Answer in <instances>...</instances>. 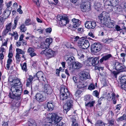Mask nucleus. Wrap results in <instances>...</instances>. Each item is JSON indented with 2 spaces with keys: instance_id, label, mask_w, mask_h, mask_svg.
Masks as SVG:
<instances>
[{
  "instance_id": "4d7b16f0",
  "label": "nucleus",
  "mask_w": 126,
  "mask_h": 126,
  "mask_svg": "<svg viewBox=\"0 0 126 126\" xmlns=\"http://www.w3.org/2000/svg\"><path fill=\"white\" fill-rule=\"evenodd\" d=\"M106 42H108V43H110L113 40V39L112 38H108L106 39Z\"/></svg>"
},
{
  "instance_id": "a18cd8bd",
  "label": "nucleus",
  "mask_w": 126,
  "mask_h": 126,
  "mask_svg": "<svg viewBox=\"0 0 126 126\" xmlns=\"http://www.w3.org/2000/svg\"><path fill=\"white\" fill-rule=\"evenodd\" d=\"M93 95L97 97H98L99 93L97 90L94 91L93 93Z\"/></svg>"
},
{
  "instance_id": "6e6d98bb",
  "label": "nucleus",
  "mask_w": 126,
  "mask_h": 126,
  "mask_svg": "<svg viewBox=\"0 0 126 126\" xmlns=\"http://www.w3.org/2000/svg\"><path fill=\"white\" fill-rule=\"evenodd\" d=\"M13 54L11 52H9L8 55V57L9 58L11 59L13 56Z\"/></svg>"
},
{
  "instance_id": "20e7f679",
  "label": "nucleus",
  "mask_w": 126,
  "mask_h": 126,
  "mask_svg": "<svg viewBox=\"0 0 126 126\" xmlns=\"http://www.w3.org/2000/svg\"><path fill=\"white\" fill-rule=\"evenodd\" d=\"M78 46L83 49H85L88 48L90 46L88 41L86 39L80 38L78 42Z\"/></svg>"
},
{
  "instance_id": "0e129e2a",
  "label": "nucleus",
  "mask_w": 126,
  "mask_h": 126,
  "mask_svg": "<svg viewBox=\"0 0 126 126\" xmlns=\"http://www.w3.org/2000/svg\"><path fill=\"white\" fill-rule=\"evenodd\" d=\"M4 55L3 53H0V60H2L4 58Z\"/></svg>"
},
{
  "instance_id": "c85d7f7f",
  "label": "nucleus",
  "mask_w": 126,
  "mask_h": 126,
  "mask_svg": "<svg viewBox=\"0 0 126 126\" xmlns=\"http://www.w3.org/2000/svg\"><path fill=\"white\" fill-rule=\"evenodd\" d=\"M120 82L122 84V86H126V76H123L121 78Z\"/></svg>"
},
{
  "instance_id": "79ce46f5",
  "label": "nucleus",
  "mask_w": 126,
  "mask_h": 126,
  "mask_svg": "<svg viewBox=\"0 0 126 126\" xmlns=\"http://www.w3.org/2000/svg\"><path fill=\"white\" fill-rule=\"evenodd\" d=\"M105 98L104 97H100L98 100V104L99 105L101 104L102 102L104 99Z\"/></svg>"
},
{
  "instance_id": "39448f33",
  "label": "nucleus",
  "mask_w": 126,
  "mask_h": 126,
  "mask_svg": "<svg viewBox=\"0 0 126 126\" xmlns=\"http://www.w3.org/2000/svg\"><path fill=\"white\" fill-rule=\"evenodd\" d=\"M59 21V25L61 26H63L68 23L69 22L68 17L66 16H60L57 17Z\"/></svg>"
},
{
  "instance_id": "9b49d317",
  "label": "nucleus",
  "mask_w": 126,
  "mask_h": 126,
  "mask_svg": "<svg viewBox=\"0 0 126 126\" xmlns=\"http://www.w3.org/2000/svg\"><path fill=\"white\" fill-rule=\"evenodd\" d=\"M43 84H44V91L47 94H50L52 92L53 90L52 87L47 82H43Z\"/></svg>"
},
{
  "instance_id": "0eeeda50",
  "label": "nucleus",
  "mask_w": 126,
  "mask_h": 126,
  "mask_svg": "<svg viewBox=\"0 0 126 126\" xmlns=\"http://www.w3.org/2000/svg\"><path fill=\"white\" fill-rule=\"evenodd\" d=\"M98 17L101 21H103L104 24L110 21V19L109 14L105 11L102 12Z\"/></svg>"
},
{
  "instance_id": "72a5a7b5",
  "label": "nucleus",
  "mask_w": 126,
  "mask_h": 126,
  "mask_svg": "<svg viewBox=\"0 0 126 126\" xmlns=\"http://www.w3.org/2000/svg\"><path fill=\"white\" fill-rule=\"evenodd\" d=\"M20 31L23 32H25L27 30V28L24 24H22L19 27Z\"/></svg>"
},
{
  "instance_id": "5701e85b",
  "label": "nucleus",
  "mask_w": 126,
  "mask_h": 126,
  "mask_svg": "<svg viewBox=\"0 0 126 126\" xmlns=\"http://www.w3.org/2000/svg\"><path fill=\"white\" fill-rule=\"evenodd\" d=\"M104 24L106 27L110 28H114L115 23L114 22H112L109 21L105 23H104Z\"/></svg>"
},
{
  "instance_id": "09e8293b",
  "label": "nucleus",
  "mask_w": 126,
  "mask_h": 126,
  "mask_svg": "<svg viewBox=\"0 0 126 126\" xmlns=\"http://www.w3.org/2000/svg\"><path fill=\"white\" fill-rule=\"evenodd\" d=\"M115 110H120L121 108V104H118L116 106Z\"/></svg>"
},
{
  "instance_id": "f704fd0d",
  "label": "nucleus",
  "mask_w": 126,
  "mask_h": 126,
  "mask_svg": "<svg viewBox=\"0 0 126 126\" xmlns=\"http://www.w3.org/2000/svg\"><path fill=\"white\" fill-rule=\"evenodd\" d=\"M4 15L6 17H8L10 14L11 11L9 10L7 8L5 10L4 12Z\"/></svg>"
},
{
  "instance_id": "8fccbe9b",
  "label": "nucleus",
  "mask_w": 126,
  "mask_h": 126,
  "mask_svg": "<svg viewBox=\"0 0 126 126\" xmlns=\"http://www.w3.org/2000/svg\"><path fill=\"white\" fill-rule=\"evenodd\" d=\"M31 21L30 19L29 18L26 19L25 22V24L26 25H29L31 24H28V23Z\"/></svg>"
},
{
  "instance_id": "f257e3e1",
  "label": "nucleus",
  "mask_w": 126,
  "mask_h": 126,
  "mask_svg": "<svg viewBox=\"0 0 126 126\" xmlns=\"http://www.w3.org/2000/svg\"><path fill=\"white\" fill-rule=\"evenodd\" d=\"M21 87L18 86H12L9 95V97L17 100H20L22 92Z\"/></svg>"
},
{
  "instance_id": "338daca9",
  "label": "nucleus",
  "mask_w": 126,
  "mask_h": 126,
  "mask_svg": "<svg viewBox=\"0 0 126 126\" xmlns=\"http://www.w3.org/2000/svg\"><path fill=\"white\" fill-rule=\"evenodd\" d=\"M114 119H112L111 120H109V124L111 125H113L114 124Z\"/></svg>"
},
{
  "instance_id": "b1692460",
  "label": "nucleus",
  "mask_w": 126,
  "mask_h": 126,
  "mask_svg": "<svg viewBox=\"0 0 126 126\" xmlns=\"http://www.w3.org/2000/svg\"><path fill=\"white\" fill-rule=\"evenodd\" d=\"M74 69H78L80 68L82 66V64L78 62H74L72 65Z\"/></svg>"
},
{
  "instance_id": "774afa93",
  "label": "nucleus",
  "mask_w": 126,
  "mask_h": 126,
  "mask_svg": "<svg viewBox=\"0 0 126 126\" xmlns=\"http://www.w3.org/2000/svg\"><path fill=\"white\" fill-rule=\"evenodd\" d=\"M83 29L82 28H78L77 30L78 32L79 33H81L83 32Z\"/></svg>"
},
{
  "instance_id": "cd10ccee",
  "label": "nucleus",
  "mask_w": 126,
  "mask_h": 126,
  "mask_svg": "<svg viewBox=\"0 0 126 126\" xmlns=\"http://www.w3.org/2000/svg\"><path fill=\"white\" fill-rule=\"evenodd\" d=\"M112 56L110 54H108L103 56L100 60V62L102 63L104 61H106L108 60Z\"/></svg>"
},
{
  "instance_id": "a211bd4d",
  "label": "nucleus",
  "mask_w": 126,
  "mask_h": 126,
  "mask_svg": "<svg viewBox=\"0 0 126 126\" xmlns=\"http://www.w3.org/2000/svg\"><path fill=\"white\" fill-rule=\"evenodd\" d=\"M53 120L51 117L47 118L43 121V125L45 126H51Z\"/></svg>"
},
{
  "instance_id": "dca6fc26",
  "label": "nucleus",
  "mask_w": 126,
  "mask_h": 126,
  "mask_svg": "<svg viewBox=\"0 0 126 126\" xmlns=\"http://www.w3.org/2000/svg\"><path fill=\"white\" fill-rule=\"evenodd\" d=\"M115 69L120 72H122L125 71V67L122 63L116 62L115 65Z\"/></svg>"
},
{
  "instance_id": "864d4df0",
  "label": "nucleus",
  "mask_w": 126,
  "mask_h": 126,
  "mask_svg": "<svg viewBox=\"0 0 126 126\" xmlns=\"http://www.w3.org/2000/svg\"><path fill=\"white\" fill-rule=\"evenodd\" d=\"M9 31H10L6 28L3 31V35H6V34Z\"/></svg>"
},
{
  "instance_id": "1a4fd4ad",
  "label": "nucleus",
  "mask_w": 126,
  "mask_h": 126,
  "mask_svg": "<svg viewBox=\"0 0 126 126\" xmlns=\"http://www.w3.org/2000/svg\"><path fill=\"white\" fill-rule=\"evenodd\" d=\"M102 47V45L100 43H95L91 45V50L92 51L96 53L100 51Z\"/></svg>"
},
{
  "instance_id": "a878e982",
  "label": "nucleus",
  "mask_w": 126,
  "mask_h": 126,
  "mask_svg": "<svg viewBox=\"0 0 126 126\" xmlns=\"http://www.w3.org/2000/svg\"><path fill=\"white\" fill-rule=\"evenodd\" d=\"M87 84L84 81H82V82L79 81L77 83V86L78 88L81 89L83 88L86 87Z\"/></svg>"
},
{
  "instance_id": "412c9836",
  "label": "nucleus",
  "mask_w": 126,
  "mask_h": 126,
  "mask_svg": "<svg viewBox=\"0 0 126 126\" xmlns=\"http://www.w3.org/2000/svg\"><path fill=\"white\" fill-rule=\"evenodd\" d=\"M107 6H105V8L109 12H111L112 11L114 12H118V9H117V11H116L114 9H115V8H116V7L113 6V5H108V7H107Z\"/></svg>"
},
{
  "instance_id": "69168bd1",
  "label": "nucleus",
  "mask_w": 126,
  "mask_h": 126,
  "mask_svg": "<svg viewBox=\"0 0 126 126\" xmlns=\"http://www.w3.org/2000/svg\"><path fill=\"white\" fill-rule=\"evenodd\" d=\"M18 16H16L15 18V20H14V24H16V25H17V23L18 22Z\"/></svg>"
},
{
  "instance_id": "de8ad7c7",
  "label": "nucleus",
  "mask_w": 126,
  "mask_h": 126,
  "mask_svg": "<svg viewBox=\"0 0 126 126\" xmlns=\"http://www.w3.org/2000/svg\"><path fill=\"white\" fill-rule=\"evenodd\" d=\"M81 91L78 90L76 92L75 95L77 97L81 93Z\"/></svg>"
},
{
  "instance_id": "603ef678",
  "label": "nucleus",
  "mask_w": 126,
  "mask_h": 126,
  "mask_svg": "<svg viewBox=\"0 0 126 126\" xmlns=\"http://www.w3.org/2000/svg\"><path fill=\"white\" fill-rule=\"evenodd\" d=\"M37 31L40 34H42L43 32V30L40 27L39 29L37 30Z\"/></svg>"
},
{
  "instance_id": "c03bdc74",
  "label": "nucleus",
  "mask_w": 126,
  "mask_h": 126,
  "mask_svg": "<svg viewBox=\"0 0 126 126\" xmlns=\"http://www.w3.org/2000/svg\"><path fill=\"white\" fill-rule=\"evenodd\" d=\"M16 58L18 62H20L21 60V58L20 55L18 53H16Z\"/></svg>"
},
{
  "instance_id": "9d476101",
  "label": "nucleus",
  "mask_w": 126,
  "mask_h": 126,
  "mask_svg": "<svg viewBox=\"0 0 126 126\" xmlns=\"http://www.w3.org/2000/svg\"><path fill=\"white\" fill-rule=\"evenodd\" d=\"M33 78L35 79H38L39 80H42L44 82H47L45 75L41 71L37 72L36 74L34 76Z\"/></svg>"
},
{
  "instance_id": "a19ab883",
  "label": "nucleus",
  "mask_w": 126,
  "mask_h": 126,
  "mask_svg": "<svg viewBox=\"0 0 126 126\" xmlns=\"http://www.w3.org/2000/svg\"><path fill=\"white\" fill-rule=\"evenodd\" d=\"M12 24L11 23H10L6 25V28L10 31H11V26Z\"/></svg>"
},
{
  "instance_id": "c756f323",
  "label": "nucleus",
  "mask_w": 126,
  "mask_h": 126,
  "mask_svg": "<svg viewBox=\"0 0 126 126\" xmlns=\"http://www.w3.org/2000/svg\"><path fill=\"white\" fill-rule=\"evenodd\" d=\"M116 95L114 93H112L111 95H110V94L109 93L107 95V99L109 101H110L112 100L113 98Z\"/></svg>"
},
{
  "instance_id": "49530a36",
  "label": "nucleus",
  "mask_w": 126,
  "mask_h": 126,
  "mask_svg": "<svg viewBox=\"0 0 126 126\" xmlns=\"http://www.w3.org/2000/svg\"><path fill=\"white\" fill-rule=\"evenodd\" d=\"M39 86L38 85H35L33 88L31 87V89L33 91H35L38 90V89Z\"/></svg>"
},
{
  "instance_id": "6ab92c4d",
  "label": "nucleus",
  "mask_w": 126,
  "mask_h": 126,
  "mask_svg": "<svg viewBox=\"0 0 126 126\" xmlns=\"http://www.w3.org/2000/svg\"><path fill=\"white\" fill-rule=\"evenodd\" d=\"M36 100L42 102L46 99V97L41 94L37 93L35 96Z\"/></svg>"
},
{
  "instance_id": "ddd939ff",
  "label": "nucleus",
  "mask_w": 126,
  "mask_h": 126,
  "mask_svg": "<svg viewBox=\"0 0 126 126\" xmlns=\"http://www.w3.org/2000/svg\"><path fill=\"white\" fill-rule=\"evenodd\" d=\"M85 27L87 29H94L96 26V22L94 21H87L84 24Z\"/></svg>"
},
{
  "instance_id": "2f4dec72",
  "label": "nucleus",
  "mask_w": 126,
  "mask_h": 126,
  "mask_svg": "<svg viewBox=\"0 0 126 126\" xmlns=\"http://www.w3.org/2000/svg\"><path fill=\"white\" fill-rule=\"evenodd\" d=\"M48 44V43H47L45 42H44L43 43H42L41 46V48L43 49H48L47 48L50 45Z\"/></svg>"
},
{
  "instance_id": "37998d69",
  "label": "nucleus",
  "mask_w": 126,
  "mask_h": 126,
  "mask_svg": "<svg viewBox=\"0 0 126 126\" xmlns=\"http://www.w3.org/2000/svg\"><path fill=\"white\" fill-rule=\"evenodd\" d=\"M115 28L117 31H120L122 30V29L118 25L115 26Z\"/></svg>"
},
{
  "instance_id": "4c0bfd02",
  "label": "nucleus",
  "mask_w": 126,
  "mask_h": 126,
  "mask_svg": "<svg viewBox=\"0 0 126 126\" xmlns=\"http://www.w3.org/2000/svg\"><path fill=\"white\" fill-rule=\"evenodd\" d=\"M95 88V86L93 83L91 84L89 86L88 89L90 90H92L94 89Z\"/></svg>"
},
{
  "instance_id": "2eb2a0df",
  "label": "nucleus",
  "mask_w": 126,
  "mask_h": 126,
  "mask_svg": "<svg viewBox=\"0 0 126 126\" xmlns=\"http://www.w3.org/2000/svg\"><path fill=\"white\" fill-rule=\"evenodd\" d=\"M87 62L89 64V65H92L94 66L98 65L99 63L98 59V58H95L93 59H88Z\"/></svg>"
},
{
  "instance_id": "052dcab7",
  "label": "nucleus",
  "mask_w": 126,
  "mask_h": 126,
  "mask_svg": "<svg viewBox=\"0 0 126 126\" xmlns=\"http://www.w3.org/2000/svg\"><path fill=\"white\" fill-rule=\"evenodd\" d=\"M22 43V41H19L18 42H16V45L17 47H19L21 46V43Z\"/></svg>"
},
{
  "instance_id": "393cba45",
  "label": "nucleus",
  "mask_w": 126,
  "mask_h": 126,
  "mask_svg": "<svg viewBox=\"0 0 126 126\" xmlns=\"http://www.w3.org/2000/svg\"><path fill=\"white\" fill-rule=\"evenodd\" d=\"M65 60L69 64H73V63L74 62V58L73 57H65Z\"/></svg>"
},
{
  "instance_id": "423d86ee",
  "label": "nucleus",
  "mask_w": 126,
  "mask_h": 126,
  "mask_svg": "<svg viewBox=\"0 0 126 126\" xmlns=\"http://www.w3.org/2000/svg\"><path fill=\"white\" fill-rule=\"evenodd\" d=\"M8 80L9 84L12 86H18V87L22 86V84L20 80L17 79L15 78L12 77H10L9 78Z\"/></svg>"
},
{
  "instance_id": "c9c22d12",
  "label": "nucleus",
  "mask_w": 126,
  "mask_h": 126,
  "mask_svg": "<svg viewBox=\"0 0 126 126\" xmlns=\"http://www.w3.org/2000/svg\"><path fill=\"white\" fill-rule=\"evenodd\" d=\"M16 51L17 52L16 53H18L19 55L20 54H24L25 53V51H24L18 48H17L16 49Z\"/></svg>"
},
{
  "instance_id": "680f3d73",
  "label": "nucleus",
  "mask_w": 126,
  "mask_h": 126,
  "mask_svg": "<svg viewBox=\"0 0 126 126\" xmlns=\"http://www.w3.org/2000/svg\"><path fill=\"white\" fill-rule=\"evenodd\" d=\"M46 30L47 32L50 33L52 31V29L50 28H49L46 29Z\"/></svg>"
},
{
  "instance_id": "aec40b11",
  "label": "nucleus",
  "mask_w": 126,
  "mask_h": 126,
  "mask_svg": "<svg viewBox=\"0 0 126 126\" xmlns=\"http://www.w3.org/2000/svg\"><path fill=\"white\" fill-rule=\"evenodd\" d=\"M81 10L83 12H86L90 10V7L89 5H86L85 3H83L81 6Z\"/></svg>"
},
{
  "instance_id": "e433bc0d",
  "label": "nucleus",
  "mask_w": 126,
  "mask_h": 126,
  "mask_svg": "<svg viewBox=\"0 0 126 126\" xmlns=\"http://www.w3.org/2000/svg\"><path fill=\"white\" fill-rule=\"evenodd\" d=\"M21 65V66L22 69L23 70V71L26 72L27 71V64L26 63H24L23 66H22L21 64H20Z\"/></svg>"
},
{
  "instance_id": "7ed1b4c3",
  "label": "nucleus",
  "mask_w": 126,
  "mask_h": 126,
  "mask_svg": "<svg viewBox=\"0 0 126 126\" xmlns=\"http://www.w3.org/2000/svg\"><path fill=\"white\" fill-rule=\"evenodd\" d=\"M50 115L51 117L54 121V126H61L64 124L61 121L62 119V118L59 117L56 113H51Z\"/></svg>"
},
{
  "instance_id": "f03ea898",
  "label": "nucleus",
  "mask_w": 126,
  "mask_h": 126,
  "mask_svg": "<svg viewBox=\"0 0 126 126\" xmlns=\"http://www.w3.org/2000/svg\"><path fill=\"white\" fill-rule=\"evenodd\" d=\"M60 100L63 101L69 98L73 99L72 94H70L69 90L64 85L60 88Z\"/></svg>"
},
{
  "instance_id": "473e14b6",
  "label": "nucleus",
  "mask_w": 126,
  "mask_h": 126,
  "mask_svg": "<svg viewBox=\"0 0 126 126\" xmlns=\"http://www.w3.org/2000/svg\"><path fill=\"white\" fill-rule=\"evenodd\" d=\"M116 120L118 122L122 121L123 120L126 121V115L124 114L122 116L117 118Z\"/></svg>"
},
{
  "instance_id": "7c9ffc66",
  "label": "nucleus",
  "mask_w": 126,
  "mask_h": 126,
  "mask_svg": "<svg viewBox=\"0 0 126 126\" xmlns=\"http://www.w3.org/2000/svg\"><path fill=\"white\" fill-rule=\"evenodd\" d=\"M95 102V101H90L87 103L85 102V105L86 107H91L94 106V104Z\"/></svg>"
},
{
  "instance_id": "bb28decb",
  "label": "nucleus",
  "mask_w": 126,
  "mask_h": 126,
  "mask_svg": "<svg viewBox=\"0 0 126 126\" xmlns=\"http://www.w3.org/2000/svg\"><path fill=\"white\" fill-rule=\"evenodd\" d=\"M34 78L32 77V76L29 75V78L27 80L26 86L27 87H29L32 84V81Z\"/></svg>"
},
{
  "instance_id": "58836bf2",
  "label": "nucleus",
  "mask_w": 126,
  "mask_h": 126,
  "mask_svg": "<svg viewBox=\"0 0 126 126\" xmlns=\"http://www.w3.org/2000/svg\"><path fill=\"white\" fill-rule=\"evenodd\" d=\"M29 126H37L36 123L34 121L28 123Z\"/></svg>"
},
{
  "instance_id": "f3484780",
  "label": "nucleus",
  "mask_w": 126,
  "mask_h": 126,
  "mask_svg": "<svg viewBox=\"0 0 126 126\" xmlns=\"http://www.w3.org/2000/svg\"><path fill=\"white\" fill-rule=\"evenodd\" d=\"M73 23V27L72 29L73 30L75 31L77 28L79 27L81 24V22L79 19L74 18L72 19Z\"/></svg>"
},
{
  "instance_id": "f8f14e48",
  "label": "nucleus",
  "mask_w": 126,
  "mask_h": 126,
  "mask_svg": "<svg viewBox=\"0 0 126 126\" xmlns=\"http://www.w3.org/2000/svg\"><path fill=\"white\" fill-rule=\"evenodd\" d=\"M79 75L80 79L82 80H86L90 78V74L86 70H84L81 72Z\"/></svg>"
},
{
  "instance_id": "bf43d9fd",
  "label": "nucleus",
  "mask_w": 126,
  "mask_h": 126,
  "mask_svg": "<svg viewBox=\"0 0 126 126\" xmlns=\"http://www.w3.org/2000/svg\"><path fill=\"white\" fill-rule=\"evenodd\" d=\"M118 0H111L110 2H111L113 5L116 4L117 3V1Z\"/></svg>"
},
{
  "instance_id": "6e6552de",
  "label": "nucleus",
  "mask_w": 126,
  "mask_h": 126,
  "mask_svg": "<svg viewBox=\"0 0 126 126\" xmlns=\"http://www.w3.org/2000/svg\"><path fill=\"white\" fill-rule=\"evenodd\" d=\"M41 53L45 54L47 58H50L54 56L55 52L51 49H46L42 51Z\"/></svg>"
},
{
  "instance_id": "13d9d810",
  "label": "nucleus",
  "mask_w": 126,
  "mask_h": 126,
  "mask_svg": "<svg viewBox=\"0 0 126 126\" xmlns=\"http://www.w3.org/2000/svg\"><path fill=\"white\" fill-rule=\"evenodd\" d=\"M33 49L32 48L29 47L28 49V52L31 53L32 52H33Z\"/></svg>"
},
{
  "instance_id": "3c124183",
  "label": "nucleus",
  "mask_w": 126,
  "mask_h": 126,
  "mask_svg": "<svg viewBox=\"0 0 126 126\" xmlns=\"http://www.w3.org/2000/svg\"><path fill=\"white\" fill-rule=\"evenodd\" d=\"M66 46L68 48H71V45L70 42L67 43L66 44Z\"/></svg>"
},
{
  "instance_id": "4be33fe9",
  "label": "nucleus",
  "mask_w": 126,
  "mask_h": 126,
  "mask_svg": "<svg viewBox=\"0 0 126 126\" xmlns=\"http://www.w3.org/2000/svg\"><path fill=\"white\" fill-rule=\"evenodd\" d=\"M47 107L49 110H52L54 108L55 106L54 102L50 101L48 102L47 103Z\"/></svg>"
},
{
  "instance_id": "5fc2aeb1",
  "label": "nucleus",
  "mask_w": 126,
  "mask_h": 126,
  "mask_svg": "<svg viewBox=\"0 0 126 126\" xmlns=\"http://www.w3.org/2000/svg\"><path fill=\"white\" fill-rule=\"evenodd\" d=\"M91 98L90 95H87L86 96L85 100L86 101H89L90 99Z\"/></svg>"
},
{
  "instance_id": "e2e57ef3",
  "label": "nucleus",
  "mask_w": 126,
  "mask_h": 126,
  "mask_svg": "<svg viewBox=\"0 0 126 126\" xmlns=\"http://www.w3.org/2000/svg\"><path fill=\"white\" fill-rule=\"evenodd\" d=\"M119 73L118 72L116 71H113L112 72V74L115 77V78H117V75Z\"/></svg>"
},
{
  "instance_id": "ea45409f",
  "label": "nucleus",
  "mask_w": 126,
  "mask_h": 126,
  "mask_svg": "<svg viewBox=\"0 0 126 126\" xmlns=\"http://www.w3.org/2000/svg\"><path fill=\"white\" fill-rule=\"evenodd\" d=\"M45 42L47 43H48V44L50 45V43L52 42V40L50 38H46Z\"/></svg>"
},
{
  "instance_id": "4468645a",
  "label": "nucleus",
  "mask_w": 126,
  "mask_h": 126,
  "mask_svg": "<svg viewBox=\"0 0 126 126\" xmlns=\"http://www.w3.org/2000/svg\"><path fill=\"white\" fill-rule=\"evenodd\" d=\"M73 99L69 98L67 99L66 104L64 106L63 109L66 112L68 111L72 107Z\"/></svg>"
}]
</instances>
